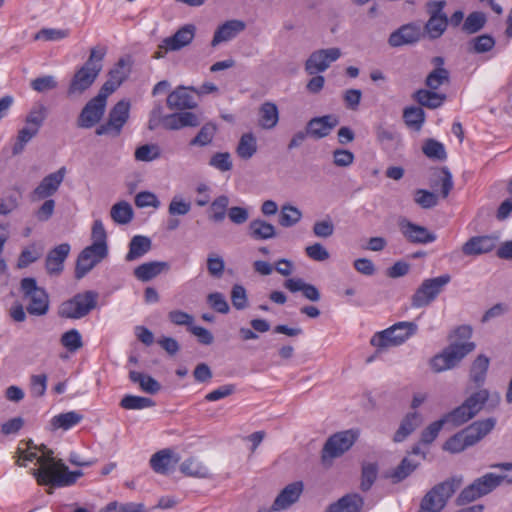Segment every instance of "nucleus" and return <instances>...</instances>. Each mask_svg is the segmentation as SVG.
Returning a JSON list of instances; mask_svg holds the SVG:
<instances>
[{
    "instance_id": "dca6fc26",
    "label": "nucleus",
    "mask_w": 512,
    "mask_h": 512,
    "mask_svg": "<svg viewBox=\"0 0 512 512\" xmlns=\"http://www.w3.org/2000/svg\"><path fill=\"white\" fill-rule=\"evenodd\" d=\"M66 175V168L61 167L57 171L45 176L33 190L34 200H43L53 196L59 189Z\"/></svg>"
},
{
    "instance_id": "79ce46f5",
    "label": "nucleus",
    "mask_w": 512,
    "mask_h": 512,
    "mask_svg": "<svg viewBox=\"0 0 512 512\" xmlns=\"http://www.w3.org/2000/svg\"><path fill=\"white\" fill-rule=\"evenodd\" d=\"M257 151V141L252 133H245L241 136L236 148L237 155L244 160L253 157Z\"/></svg>"
},
{
    "instance_id": "09e8293b",
    "label": "nucleus",
    "mask_w": 512,
    "mask_h": 512,
    "mask_svg": "<svg viewBox=\"0 0 512 512\" xmlns=\"http://www.w3.org/2000/svg\"><path fill=\"white\" fill-rule=\"evenodd\" d=\"M217 127L213 123L204 124L197 135L190 141L191 146L205 147L212 143Z\"/></svg>"
},
{
    "instance_id": "39448f33",
    "label": "nucleus",
    "mask_w": 512,
    "mask_h": 512,
    "mask_svg": "<svg viewBox=\"0 0 512 512\" xmlns=\"http://www.w3.org/2000/svg\"><path fill=\"white\" fill-rule=\"evenodd\" d=\"M488 398L489 392L486 389H481L468 397L462 405L445 414L444 418L447 423L460 426L476 416L482 410Z\"/></svg>"
},
{
    "instance_id": "bb28decb",
    "label": "nucleus",
    "mask_w": 512,
    "mask_h": 512,
    "mask_svg": "<svg viewBox=\"0 0 512 512\" xmlns=\"http://www.w3.org/2000/svg\"><path fill=\"white\" fill-rule=\"evenodd\" d=\"M363 504L364 500L359 494H346L330 504L325 512H360Z\"/></svg>"
},
{
    "instance_id": "69168bd1",
    "label": "nucleus",
    "mask_w": 512,
    "mask_h": 512,
    "mask_svg": "<svg viewBox=\"0 0 512 512\" xmlns=\"http://www.w3.org/2000/svg\"><path fill=\"white\" fill-rule=\"evenodd\" d=\"M445 423H447V421L443 416L441 419L429 424L421 433V442L431 444L436 439Z\"/></svg>"
},
{
    "instance_id": "1a4fd4ad",
    "label": "nucleus",
    "mask_w": 512,
    "mask_h": 512,
    "mask_svg": "<svg viewBox=\"0 0 512 512\" xmlns=\"http://www.w3.org/2000/svg\"><path fill=\"white\" fill-rule=\"evenodd\" d=\"M451 276L443 274L435 278L425 279L417 288L411 298V305L414 308H422L432 303L443 291L444 287L450 283Z\"/></svg>"
},
{
    "instance_id": "f3484780",
    "label": "nucleus",
    "mask_w": 512,
    "mask_h": 512,
    "mask_svg": "<svg viewBox=\"0 0 512 512\" xmlns=\"http://www.w3.org/2000/svg\"><path fill=\"white\" fill-rule=\"evenodd\" d=\"M106 109V104L96 101L93 97L82 108L78 118L77 127L83 129H90L94 127L102 119Z\"/></svg>"
},
{
    "instance_id": "4d7b16f0",
    "label": "nucleus",
    "mask_w": 512,
    "mask_h": 512,
    "mask_svg": "<svg viewBox=\"0 0 512 512\" xmlns=\"http://www.w3.org/2000/svg\"><path fill=\"white\" fill-rule=\"evenodd\" d=\"M160 148L156 144H145L135 150V159L142 162H150L160 157Z\"/></svg>"
},
{
    "instance_id": "c03bdc74",
    "label": "nucleus",
    "mask_w": 512,
    "mask_h": 512,
    "mask_svg": "<svg viewBox=\"0 0 512 512\" xmlns=\"http://www.w3.org/2000/svg\"><path fill=\"white\" fill-rule=\"evenodd\" d=\"M180 471L186 476L206 478L209 476L208 468L195 458H189L180 465Z\"/></svg>"
},
{
    "instance_id": "7c9ffc66",
    "label": "nucleus",
    "mask_w": 512,
    "mask_h": 512,
    "mask_svg": "<svg viewBox=\"0 0 512 512\" xmlns=\"http://www.w3.org/2000/svg\"><path fill=\"white\" fill-rule=\"evenodd\" d=\"M152 248V241L149 237L143 235H135L129 242V251L125 256L127 262L140 259L147 254Z\"/></svg>"
},
{
    "instance_id": "a19ab883",
    "label": "nucleus",
    "mask_w": 512,
    "mask_h": 512,
    "mask_svg": "<svg viewBox=\"0 0 512 512\" xmlns=\"http://www.w3.org/2000/svg\"><path fill=\"white\" fill-rule=\"evenodd\" d=\"M251 329L241 327L239 329V337L242 341L257 340L259 338L258 333H266L270 330V324L265 319H252L250 321Z\"/></svg>"
},
{
    "instance_id": "ea45409f",
    "label": "nucleus",
    "mask_w": 512,
    "mask_h": 512,
    "mask_svg": "<svg viewBox=\"0 0 512 512\" xmlns=\"http://www.w3.org/2000/svg\"><path fill=\"white\" fill-rule=\"evenodd\" d=\"M490 360L485 355H479L470 368V379L476 386H481L486 379Z\"/></svg>"
},
{
    "instance_id": "7ed1b4c3",
    "label": "nucleus",
    "mask_w": 512,
    "mask_h": 512,
    "mask_svg": "<svg viewBox=\"0 0 512 512\" xmlns=\"http://www.w3.org/2000/svg\"><path fill=\"white\" fill-rule=\"evenodd\" d=\"M461 484V477H452L435 485L422 498L418 512H440Z\"/></svg>"
},
{
    "instance_id": "3c124183",
    "label": "nucleus",
    "mask_w": 512,
    "mask_h": 512,
    "mask_svg": "<svg viewBox=\"0 0 512 512\" xmlns=\"http://www.w3.org/2000/svg\"><path fill=\"white\" fill-rule=\"evenodd\" d=\"M228 205L229 198L226 195L215 198L210 206L212 213L209 215V219L216 223L222 222L225 219Z\"/></svg>"
},
{
    "instance_id": "20e7f679",
    "label": "nucleus",
    "mask_w": 512,
    "mask_h": 512,
    "mask_svg": "<svg viewBox=\"0 0 512 512\" xmlns=\"http://www.w3.org/2000/svg\"><path fill=\"white\" fill-rule=\"evenodd\" d=\"M418 326L414 322L401 321L391 327L375 333L370 343L379 351L388 347L399 346L417 333Z\"/></svg>"
},
{
    "instance_id": "864d4df0",
    "label": "nucleus",
    "mask_w": 512,
    "mask_h": 512,
    "mask_svg": "<svg viewBox=\"0 0 512 512\" xmlns=\"http://www.w3.org/2000/svg\"><path fill=\"white\" fill-rule=\"evenodd\" d=\"M449 82V71L443 67H436L432 70L425 81L430 90H437L440 86Z\"/></svg>"
},
{
    "instance_id": "bf43d9fd",
    "label": "nucleus",
    "mask_w": 512,
    "mask_h": 512,
    "mask_svg": "<svg viewBox=\"0 0 512 512\" xmlns=\"http://www.w3.org/2000/svg\"><path fill=\"white\" fill-rule=\"evenodd\" d=\"M422 150H423V153L428 158L437 159V160H445L447 157L444 145L434 139H428L424 143Z\"/></svg>"
},
{
    "instance_id": "8fccbe9b",
    "label": "nucleus",
    "mask_w": 512,
    "mask_h": 512,
    "mask_svg": "<svg viewBox=\"0 0 512 512\" xmlns=\"http://www.w3.org/2000/svg\"><path fill=\"white\" fill-rule=\"evenodd\" d=\"M406 125L419 131L425 121V112L420 107H408L403 112Z\"/></svg>"
},
{
    "instance_id": "13d9d810",
    "label": "nucleus",
    "mask_w": 512,
    "mask_h": 512,
    "mask_svg": "<svg viewBox=\"0 0 512 512\" xmlns=\"http://www.w3.org/2000/svg\"><path fill=\"white\" fill-rule=\"evenodd\" d=\"M37 128L25 126L19 130L17 140L13 146L12 152L14 155L21 153L24 150L25 145L37 135Z\"/></svg>"
},
{
    "instance_id": "a18cd8bd",
    "label": "nucleus",
    "mask_w": 512,
    "mask_h": 512,
    "mask_svg": "<svg viewBox=\"0 0 512 512\" xmlns=\"http://www.w3.org/2000/svg\"><path fill=\"white\" fill-rule=\"evenodd\" d=\"M110 215L114 222L124 225L132 220L134 213L128 202L121 201L112 206Z\"/></svg>"
},
{
    "instance_id": "c756f323",
    "label": "nucleus",
    "mask_w": 512,
    "mask_h": 512,
    "mask_svg": "<svg viewBox=\"0 0 512 512\" xmlns=\"http://www.w3.org/2000/svg\"><path fill=\"white\" fill-rule=\"evenodd\" d=\"M284 287L292 293L302 292L303 296L312 302H317L321 298L318 288L312 284L306 283L301 278H290L284 282Z\"/></svg>"
},
{
    "instance_id": "2eb2a0df",
    "label": "nucleus",
    "mask_w": 512,
    "mask_h": 512,
    "mask_svg": "<svg viewBox=\"0 0 512 512\" xmlns=\"http://www.w3.org/2000/svg\"><path fill=\"white\" fill-rule=\"evenodd\" d=\"M108 252L99 250L89 245L84 248L78 255L75 267V278L82 279L89 273L98 263L105 259Z\"/></svg>"
},
{
    "instance_id": "5701e85b",
    "label": "nucleus",
    "mask_w": 512,
    "mask_h": 512,
    "mask_svg": "<svg viewBox=\"0 0 512 512\" xmlns=\"http://www.w3.org/2000/svg\"><path fill=\"white\" fill-rule=\"evenodd\" d=\"M245 27V23L241 20L226 21L216 29L211 41V46L216 47L222 42L232 40L239 33L244 31Z\"/></svg>"
},
{
    "instance_id": "cd10ccee",
    "label": "nucleus",
    "mask_w": 512,
    "mask_h": 512,
    "mask_svg": "<svg viewBox=\"0 0 512 512\" xmlns=\"http://www.w3.org/2000/svg\"><path fill=\"white\" fill-rule=\"evenodd\" d=\"M422 415L419 412H410L402 419L399 428L394 434L393 441L403 442L422 423Z\"/></svg>"
},
{
    "instance_id": "4468645a",
    "label": "nucleus",
    "mask_w": 512,
    "mask_h": 512,
    "mask_svg": "<svg viewBox=\"0 0 512 512\" xmlns=\"http://www.w3.org/2000/svg\"><path fill=\"white\" fill-rule=\"evenodd\" d=\"M397 224L403 237L410 243L428 244L436 240V235L426 227L415 224L405 217H400Z\"/></svg>"
},
{
    "instance_id": "de8ad7c7",
    "label": "nucleus",
    "mask_w": 512,
    "mask_h": 512,
    "mask_svg": "<svg viewBox=\"0 0 512 512\" xmlns=\"http://www.w3.org/2000/svg\"><path fill=\"white\" fill-rule=\"evenodd\" d=\"M154 405L151 398L136 395H125L120 401V406L126 410H141Z\"/></svg>"
},
{
    "instance_id": "6e6552de",
    "label": "nucleus",
    "mask_w": 512,
    "mask_h": 512,
    "mask_svg": "<svg viewBox=\"0 0 512 512\" xmlns=\"http://www.w3.org/2000/svg\"><path fill=\"white\" fill-rule=\"evenodd\" d=\"M358 438V432L352 429L337 432L331 435L325 442L321 460L324 464L331 463L333 459L342 456L348 451Z\"/></svg>"
},
{
    "instance_id": "0eeeda50",
    "label": "nucleus",
    "mask_w": 512,
    "mask_h": 512,
    "mask_svg": "<svg viewBox=\"0 0 512 512\" xmlns=\"http://www.w3.org/2000/svg\"><path fill=\"white\" fill-rule=\"evenodd\" d=\"M20 289L23 296L29 299L27 312L31 315L43 316L49 310V297L44 288L37 285L32 277H26L21 280Z\"/></svg>"
},
{
    "instance_id": "e433bc0d",
    "label": "nucleus",
    "mask_w": 512,
    "mask_h": 512,
    "mask_svg": "<svg viewBox=\"0 0 512 512\" xmlns=\"http://www.w3.org/2000/svg\"><path fill=\"white\" fill-rule=\"evenodd\" d=\"M414 99L421 105L430 109L440 107L445 99V94L436 93L433 90L419 89L414 94Z\"/></svg>"
},
{
    "instance_id": "49530a36",
    "label": "nucleus",
    "mask_w": 512,
    "mask_h": 512,
    "mask_svg": "<svg viewBox=\"0 0 512 512\" xmlns=\"http://www.w3.org/2000/svg\"><path fill=\"white\" fill-rule=\"evenodd\" d=\"M301 218L302 212L297 207L285 204L281 207L278 222L282 227H292L296 225Z\"/></svg>"
},
{
    "instance_id": "a878e982",
    "label": "nucleus",
    "mask_w": 512,
    "mask_h": 512,
    "mask_svg": "<svg viewBox=\"0 0 512 512\" xmlns=\"http://www.w3.org/2000/svg\"><path fill=\"white\" fill-rule=\"evenodd\" d=\"M179 461L174 457V453L170 449H163L152 455L150 458V466L154 472L165 475Z\"/></svg>"
},
{
    "instance_id": "e2e57ef3",
    "label": "nucleus",
    "mask_w": 512,
    "mask_h": 512,
    "mask_svg": "<svg viewBox=\"0 0 512 512\" xmlns=\"http://www.w3.org/2000/svg\"><path fill=\"white\" fill-rule=\"evenodd\" d=\"M209 165L220 172L230 171L233 167L229 152H217L209 160Z\"/></svg>"
},
{
    "instance_id": "aec40b11",
    "label": "nucleus",
    "mask_w": 512,
    "mask_h": 512,
    "mask_svg": "<svg viewBox=\"0 0 512 512\" xmlns=\"http://www.w3.org/2000/svg\"><path fill=\"white\" fill-rule=\"evenodd\" d=\"M303 488L304 485L301 481L287 485L274 500L272 509L274 511H280L289 508L298 501L303 492Z\"/></svg>"
},
{
    "instance_id": "473e14b6",
    "label": "nucleus",
    "mask_w": 512,
    "mask_h": 512,
    "mask_svg": "<svg viewBox=\"0 0 512 512\" xmlns=\"http://www.w3.org/2000/svg\"><path fill=\"white\" fill-rule=\"evenodd\" d=\"M472 436L466 428L450 437L443 445V449L450 453H460L466 448L473 446Z\"/></svg>"
},
{
    "instance_id": "37998d69",
    "label": "nucleus",
    "mask_w": 512,
    "mask_h": 512,
    "mask_svg": "<svg viewBox=\"0 0 512 512\" xmlns=\"http://www.w3.org/2000/svg\"><path fill=\"white\" fill-rule=\"evenodd\" d=\"M448 26V18L447 15L443 16H430L429 20L425 24V31L427 32L429 38L437 39L445 32Z\"/></svg>"
},
{
    "instance_id": "338daca9",
    "label": "nucleus",
    "mask_w": 512,
    "mask_h": 512,
    "mask_svg": "<svg viewBox=\"0 0 512 512\" xmlns=\"http://www.w3.org/2000/svg\"><path fill=\"white\" fill-rule=\"evenodd\" d=\"M231 302L235 309L244 310L248 307V296L246 289L239 284H235L231 290Z\"/></svg>"
},
{
    "instance_id": "9b49d317",
    "label": "nucleus",
    "mask_w": 512,
    "mask_h": 512,
    "mask_svg": "<svg viewBox=\"0 0 512 512\" xmlns=\"http://www.w3.org/2000/svg\"><path fill=\"white\" fill-rule=\"evenodd\" d=\"M97 298L98 293L95 291L78 293L72 299L61 304L59 315L64 318L80 319L96 307Z\"/></svg>"
},
{
    "instance_id": "9d476101",
    "label": "nucleus",
    "mask_w": 512,
    "mask_h": 512,
    "mask_svg": "<svg viewBox=\"0 0 512 512\" xmlns=\"http://www.w3.org/2000/svg\"><path fill=\"white\" fill-rule=\"evenodd\" d=\"M130 116V102L128 100L118 101L109 111L108 119L99 125L95 133L98 136L118 137Z\"/></svg>"
},
{
    "instance_id": "393cba45",
    "label": "nucleus",
    "mask_w": 512,
    "mask_h": 512,
    "mask_svg": "<svg viewBox=\"0 0 512 512\" xmlns=\"http://www.w3.org/2000/svg\"><path fill=\"white\" fill-rule=\"evenodd\" d=\"M37 450H38V448L36 445H34L32 440L21 441L20 445L17 449V454H18V458H19L17 461V464L20 466L24 465L21 462V460L30 461V462L37 460V463L40 465V459L42 457L48 456V455L53 456V451L47 449L46 446H44V445H42L39 448V450L42 452L41 456H38Z\"/></svg>"
},
{
    "instance_id": "f704fd0d",
    "label": "nucleus",
    "mask_w": 512,
    "mask_h": 512,
    "mask_svg": "<svg viewBox=\"0 0 512 512\" xmlns=\"http://www.w3.org/2000/svg\"><path fill=\"white\" fill-rule=\"evenodd\" d=\"M495 425L496 419L494 417H489L472 423L466 427V430L468 434L472 436V441L475 445L489 434L494 429Z\"/></svg>"
},
{
    "instance_id": "4be33fe9",
    "label": "nucleus",
    "mask_w": 512,
    "mask_h": 512,
    "mask_svg": "<svg viewBox=\"0 0 512 512\" xmlns=\"http://www.w3.org/2000/svg\"><path fill=\"white\" fill-rule=\"evenodd\" d=\"M167 106L171 110L193 109L197 106V101L189 88L180 86L168 95Z\"/></svg>"
},
{
    "instance_id": "f257e3e1",
    "label": "nucleus",
    "mask_w": 512,
    "mask_h": 512,
    "mask_svg": "<svg viewBox=\"0 0 512 512\" xmlns=\"http://www.w3.org/2000/svg\"><path fill=\"white\" fill-rule=\"evenodd\" d=\"M33 475L39 485L50 486L48 493L51 494L53 487H67L73 485L83 475L81 470L69 471L62 460H55L51 455L40 459V468L33 470Z\"/></svg>"
},
{
    "instance_id": "423d86ee",
    "label": "nucleus",
    "mask_w": 512,
    "mask_h": 512,
    "mask_svg": "<svg viewBox=\"0 0 512 512\" xmlns=\"http://www.w3.org/2000/svg\"><path fill=\"white\" fill-rule=\"evenodd\" d=\"M474 349V342L452 343L442 353L432 358L430 362L431 368L435 372L451 369Z\"/></svg>"
},
{
    "instance_id": "6ab92c4d",
    "label": "nucleus",
    "mask_w": 512,
    "mask_h": 512,
    "mask_svg": "<svg viewBox=\"0 0 512 512\" xmlns=\"http://www.w3.org/2000/svg\"><path fill=\"white\" fill-rule=\"evenodd\" d=\"M339 124L336 115L329 114L321 117H314L307 123V133L315 138L321 139L328 136L331 131Z\"/></svg>"
},
{
    "instance_id": "680f3d73",
    "label": "nucleus",
    "mask_w": 512,
    "mask_h": 512,
    "mask_svg": "<svg viewBox=\"0 0 512 512\" xmlns=\"http://www.w3.org/2000/svg\"><path fill=\"white\" fill-rule=\"evenodd\" d=\"M414 201L423 209H430L438 204V197L435 193L425 189H417L414 193Z\"/></svg>"
},
{
    "instance_id": "2f4dec72",
    "label": "nucleus",
    "mask_w": 512,
    "mask_h": 512,
    "mask_svg": "<svg viewBox=\"0 0 512 512\" xmlns=\"http://www.w3.org/2000/svg\"><path fill=\"white\" fill-rule=\"evenodd\" d=\"M84 416L76 411H69L55 415L50 420L51 430L62 429L64 431L71 429L83 420Z\"/></svg>"
},
{
    "instance_id": "774afa93",
    "label": "nucleus",
    "mask_w": 512,
    "mask_h": 512,
    "mask_svg": "<svg viewBox=\"0 0 512 512\" xmlns=\"http://www.w3.org/2000/svg\"><path fill=\"white\" fill-rule=\"evenodd\" d=\"M46 118V108L43 105L34 107L26 116V125L32 128H37L39 131Z\"/></svg>"
},
{
    "instance_id": "052dcab7",
    "label": "nucleus",
    "mask_w": 512,
    "mask_h": 512,
    "mask_svg": "<svg viewBox=\"0 0 512 512\" xmlns=\"http://www.w3.org/2000/svg\"><path fill=\"white\" fill-rule=\"evenodd\" d=\"M486 23V17L482 12H473L468 15L463 24V30L473 34L481 30Z\"/></svg>"
},
{
    "instance_id": "5fc2aeb1",
    "label": "nucleus",
    "mask_w": 512,
    "mask_h": 512,
    "mask_svg": "<svg viewBox=\"0 0 512 512\" xmlns=\"http://www.w3.org/2000/svg\"><path fill=\"white\" fill-rule=\"evenodd\" d=\"M378 474V466L375 463H366L362 466L361 484L362 491H368L374 484Z\"/></svg>"
},
{
    "instance_id": "0e129e2a",
    "label": "nucleus",
    "mask_w": 512,
    "mask_h": 512,
    "mask_svg": "<svg viewBox=\"0 0 512 512\" xmlns=\"http://www.w3.org/2000/svg\"><path fill=\"white\" fill-rule=\"evenodd\" d=\"M129 73H130L129 61L121 58L117 62L115 67L110 70L109 78L120 86L123 83V81L128 77Z\"/></svg>"
},
{
    "instance_id": "58836bf2",
    "label": "nucleus",
    "mask_w": 512,
    "mask_h": 512,
    "mask_svg": "<svg viewBox=\"0 0 512 512\" xmlns=\"http://www.w3.org/2000/svg\"><path fill=\"white\" fill-rule=\"evenodd\" d=\"M250 235L256 240L272 239L276 236L275 227L261 219L252 220L249 224Z\"/></svg>"
},
{
    "instance_id": "f8f14e48",
    "label": "nucleus",
    "mask_w": 512,
    "mask_h": 512,
    "mask_svg": "<svg viewBox=\"0 0 512 512\" xmlns=\"http://www.w3.org/2000/svg\"><path fill=\"white\" fill-rule=\"evenodd\" d=\"M196 27L186 24L178 29L172 36L164 38L158 45L154 58H163L169 51H178L188 46L194 39Z\"/></svg>"
},
{
    "instance_id": "603ef678",
    "label": "nucleus",
    "mask_w": 512,
    "mask_h": 512,
    "mask_svg": "<svg viewBox=\"0 0 512 512\" xmlns=\"http://www.w3.org/2000/svg\"><path fill=\"white\" fill-rule=\"evenodd\" d=\"M91 237L93 240L91 246L96 249L108 252L107 234L101 220H95L93 222Z\"/></svg>"
},
{
    "instance_id": "6e6d98bb",
    "label": "nucleus",
    "mask_w": 512,
    "mask_h": 512,
    "mask_svg": "<svg viewBox=\"0 0 512 512\" xmlns=\"http://www.w3.org/2000/svg\"><path fill=\"white\" fill-rule=\"evenodd\" d=\"M60 342L70 352H75L83 346L82 336L76 329L65 332L61 336Z\"/></svg>"
},
{
    "instance_id": "f03ea898",
    "label": "nucleus",
    "mask_w": 512,
    "mask_h": 512,
    "mask_svg": "<svg viewBox=\"0 0 512 512\" xmlns=\"http://www.w3.org/2000/svg\"><path fill=\"white\" fill-rule=\"evenodd\" d=\"M105 46L91 48L87 61L75 72L69 84L67 94L69 97L80 96L95 82L103 68V59L106 55Z\"/></svg>"
},
{
    "instance_id": "72a5a7b5",
    "label": "nucleus",
    "mask_w": 512,
    "mask_h": 512,
    "mask_svg": "<svg viewBox=\"0 0 512 512\" xmlns=\"http://www.w3.org/2000/svg\"><path fill=\"white\" fill-rule=\"evenodd\" d=\"M418 465L419 463L412 462L409 458L405 457L397 467L387 471L384 476L390 479L393 484H397L411 475Z\"/></svg>"
},
{
    "instance_id": "b1692460",
    "label": "nucleus",
    "mask_w": 512,
    "mask_h": 512,
    "mask_svg": "<svg viewBox=\"0 0 512 512\" xmlns=\"http://www.w3.org/2000/svg\"><path fill=\"white\" fill-rule=\"evenodd\" d=\"M496 246V238L491 236H476L470 238L462 247L465 255H480L492 251Z\"/></svg>"
},
{
    "instance_id": "ddd939ff",
    "label": "nucleus",
    "mask_w": 512,
    "mask_h": 512,
    "mask_svg": "<svg viewBox=\"0 0 512 512\" xmlns=\"http://www.w3.org/2000/svg\"><path fill=\"white\" fill-rule=\"evenodd\" d=\"M341 50L337 47L319 49L311 53L305 62V70L309 75L326 71L331 63L341 57Z\"/></svg>"
},
{
    "instance_id": "c85d7f7f",
    "label": "nucleus",
    "mask_w": 512,
    "mask_h": 512,
    "mask_svg": "<svg viewBox=\"0 0 512 512\" xmlns=\"http://www.w3.org/2000/svg\"><path fill=\"white\" fill-rule=\"evenodd\" d=\"M169 270V264L164 261H151L143 263L134 269V276L142 282H148L163 271Z\"/></svg>"
},
{
    "instance_id": "4c0bfd02",
    "label": "nucleus",
    "mask_w": 512,
    "mask_h": 512,
    "mask_svg": "<svg viewBox=\"0 0 512 512\" xmlns=\"http://www.w3.org/2000/svg\"><path fill=\"white\" fill-rule=\"evenodd\" d=\"M129 379L139 384L140 389L146 393L156 394L161 390V384L150 375L132 370L129 372Z\"/></svg>"
},
{
    "instance_id": "412c9836",
    "label": "nucleus",
    "mask_w": 512,
    "mask_h": 512,
    "mask_svg": "<svg viewBox=\"0 0 512 512\" xmlns=\"http://www.w3.org/2000/svg\"><path fill=\"white\" fill-rule=\"evenodd\" d=\"M70 252V245L68 243H62L47 254L45 267L50 275H59L64 267V261L68 257Z\"/></svg>"
},
{
    "instance_id": "a211bd4d",
    "label": "nucleus",
    "mask_w": 512,
    "mask_h": 512,
    "mask_svg": "<svg viewBox=\"0 0 512 512\" xmlns=\"http://www.w3.org/2000/svg\"><path fill=\"white\" fill-rule=\"evenodd\" d=\"M421 36L422 31L420 26L415 23H408L402 25L390 34L388 44L391 47L412 45L417 43L421 39Z\"/></svg>"
},
{
    "instance_id": "c9c22d12",
    "label": "nucleus",
    "mask_w": 512,
    "mask_h": 512,
    "mask_svg": "<svg viewBox=\"0 0 512 512\" xmlns=\"http://www.w3.org/2000/svg\"><path fill=\"white\" fill-rule=\"evenodd\" d=\"M279 121V112L276 104L265 102L259 109V125L264 129L274 128Z\"/></svg>"
}]
</instances>
